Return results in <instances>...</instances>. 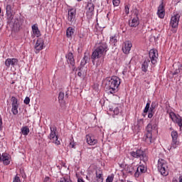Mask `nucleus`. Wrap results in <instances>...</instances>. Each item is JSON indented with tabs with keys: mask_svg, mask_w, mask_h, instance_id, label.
Masks as SVG:
<instances>
[{
	"mask_svg": "<svg viewBox=\"0 0 182 182\" xmlns=\"http://www.w3.org/2000/svg\"><path fill=\"white\" fill-rule=\"evenodd\" d=\"M107 50H109V46H107V43L102 42L97 45L91 56V59H92V63H95V60L97 59H103L105 56H106Z\"/></svg>",
	"mask_w": 182,
	"mask_h": 182,
	"instance_id": "obj_1",
	"label": "nucleus"
},
{
	"mask_svg": "<svg viewBox=\"0 0 182 182\" xmlns=\"http://www.w3.org/2000/svg\"><path fill=\"white\" fill-rule=\"evenodd\" d=\"M120 78L117 76H112V77H107L105 79V87L111 95L116 93L119 90V86H120Z\"/></svg>",
	"mask_w": 182,
	"mask_h": 182,
	"instance_id": "obj_2",
	"label": "nucleus"
},
{
	"mask_svg": "<svg viewBox=\"0 0 182 182\" xmlns=\"http://www.w3.org/2000/svg\"><path fill=\"white\" fill-rule=\"evenodd\" d=\"M158 170L161 176H168V166H167V162L164 159H159Z\"/></svg>",
	"mask_w": 182,
	"mask_h": 182,
	"instance_id": "obj_3",
	"label": "nucleus"
},
{
	"mask_svg": "<svg viewBox=\"0 0 182 182\" xmlns=\"http://www.w3.org/2000/svg\"><path fill=\"white\" fill-rule=\"evenodd\" d=\"M129 154L132 156V157H134V159H140V160L144 161V163H146V161L149 160L147 155L141 149H138L136 151H132L129 153Z\"/></svg>",
	"mask_w": 182,
	"mask_h": 182,
	"instance_id": "obj_4",
	"label": "nucleus"
},
{
	"mask_svg": "<svg viewBox=\"0 0 182 182\" xmlns=\"http://www.w3.org/2000/svg\"><path fill=\"white\" fill-rule=\"evenodd\" d=\"M153 125L151 124H149L146 127V133L144 136V139L147 143V144H151V141L153 140Z\"/></svg>",
	"mask_w": 182,
	"mask_h": 182,
	"instance_id": "obj_5",
	"label": "nucleus"
},
{
	"mask_svg": "<svg viewBox=\"0 0 182 182\" xmlns=\"http://www.w3.org/2000/svg\"><path fill=\"white\" fill-rule=\"evenodd\" d=\"M50 133L48 136V139H50L52 143H54L57 146L60 145V141H59V138L56 135V129L55 127H50Z\"/></svg>",
	"mask_w": 182,
	"mask_h": 182,
	"instance_id": "obj_6",
	"label": "nucleus"
},
{
	"mask_svg": "<svg viewBox=\"0 0 182 182\" xmlns=\"http://www.w3.org/2000/svg\"><path fill=\"white\" fill-rule=\"evenodd\" d=\"M169 117L173 123H176L179 127H182V117L178 114H176L173 112H169Z\"/></svg>",
	"mask_w": 182,
	"mask_h": 182,
	"instance_id": "obj_7",
	"label": "nucleus"
},
{
	"mask_svg": "<svg viewBox=\"0 0 182 182\" xmlns=\"http://www.w3.org/2000/svg\"><path fill=\"white\" fill-rule=\"evenodd\" d=\"M86 9V15L87 19H92V16L95 15V4H93L92 2H88Z\"/></svg>",
	"mask_w": 182,
	"mask_h": 182,
	"instance_id": "obj_8",
	"label": "nucleus"
},
{
	"mask_svg": "<svg viewBox=\"0 0 182 182\" xmlns=\"http://www.w3.org/2000/svg\"><path fill=\"white\" fill-rule=\"evenodd\" d=\"M68 21L70 23V25H72V23H75L76 21V9H70L68 10Z\"/></svg>",
	"mask_w": 182,
	"mask_h": 182,
	"instance_id": "obj_9",
	"label": "nucleus"
},
{
	"mask_svg": "<svg viewBox=\"0 0 182 182\" xmlns=\"http://www.w3.org/2000/svg\"><path fill=\"white\" fill-rule=\"evenodd\" d=\"M178 22H180V14L178 13H173L171 18L170 25L172 28H177Z\"/></svg>",
	"mask_w": 182,
	"mask_h": 182,
	"instance_id": "obj_10",
	"label": "nucleus"
},
{
	"mask_svg": "<svg viewBox=\"0 0 182 182\" xmlns=\"http://www.w3.org/2000/svg\"><path fill=\"white\" fill-rule=\"evenodd\" d=\"M149 58L151 59V62L152 65H156L157 63V60L159 59V54L157 53V50L154 49H151L149 51Z\"/></svg>",
	"mask_w": 182,
	"mask_h": 182,
	"instance_id": "obj_11",
	"label": "nucleus"
},
{
	"mask_svg": "<svg viewBox=\"0 0 182 182\" xmlns=\"http://www.w3.org/2000/svg\"><path fill=\"white\" fill-rule=\"evenodd\" d=\"M11 112L13 114H18V108L19 107V105L18 104V99L15 97H11Z\"/></svg>",
	"mask_w": 182,
	"mask_h": 182,
	"instance_id": "obj_12",
	"label": "nucleus"
},
{
	"mask_svg": "<svg viewBox=\"0 0 182 182\" xmlns=\"http://www.w3.org/2000/svg\"><path fill=\"white\" fill-rule=\"evenodd\" d=\"M171 134L172 137L171 147L173 149H176L177 145L178 144V141H177V139H178V133L176 131H172Z\"/></svg>",
	"mask_w": 182,
	"mask_h": 182,
	"instance_id": "obj_13",
	"label": "nucleus"
},
{
	"mask_svg": "<svg viewBox=\"0 0 182 182\" xmlns=\"http://www.w3.org/2000/svg\"><path fill=\"white\" fill-rule=\"evenodd\" d=\"M43 48H45V41H43V38H38L34 46V49H36L38 52H40V50H42Z\"/></svg>",
	"mask_w": 182,
	"mask_h": 182,
	"instance_id": "obj_14",
	"label": "nucleus"
},
{
	"mask_svg": "<svg viewBox=\"0 0 182 182\" xmlns=\"http://www.w3.org/2000/svg\"><path fill=\"white\" fill-rule=\"evenodd\" d=\"M18 62L19 60L16 58H7L5 61V65L6 68H11V66H12V68H15V66L18 65Z\"/></svg>",
	"mask_w": 182,
	"mask_h": 182,
	"instance_id": "obj_15",
	"label": "nucleus"
},
{
	"mask_svg": "<svg viewBox=\"0 0 182 182\" xmlns=\"http://www.w3.org/2000/svg\"><path fill=\"white\" fill-rule=\"evenodd\" d=\"M85 138H86L87 143V144H89V146H95V144H97V140L96 139L95 136L88 134V135H86Z\"/></svg>",
	"mask_w": 182,
	"mask_h": 182,
	"instance_id": "obj_16",
	"label": "nucleus"
},
{
	"mask_svg": "<svg viewBox=\"0 0 182 182\" xmlns=\"http://www.w3.org/2000/svg\"><path fill=\"white\" fill-rule=\"evenodd\" d=\"M147 171V168L144 165H140L137 167L136 171L134 173V177H139L141 174L146 173Z\"/></svg>",
	"mask_w": 182,
	"mask_h": 182,
	"instance_id": "obj_17",
	"label": "nucleus"
},
{
	"mask_svg": "<svg viewBox=\"0 0 182 182\" xmlns=\"http://www.w3.org/2000/svg\"><path fill=\"white\" fill-rule=\"evenodd\" d=\"M132 46H133V45L132 44V42L126 41L124 43V46L122 47V50L124 53H125L126 55H128V53H130V50H132Z\"/></svg>",
	"mask_w": 182,
	"mask_h": 182,
	"instance_id": "obj_18",
	"label": "nucleus"
},
{
	"mask_svg": "<svg viewBox=\"0 0 182 182\" xmlns=\"http://www.w3.org/2000/svg\"><path fill=\"white\" fill-rule=\"evenodd\" d=\"M9 21H10V23H13L14 28L16 29H18V28H21V25H22V20L18 18H14V16L12 20Z\"/></svg>",
	"mask_w": 182,
	"mask_h": 182,
	"instance_id": "obj_19",
	"label": "nucleus"
},
{
	"mask_svg": "<svg viewBox=\"0 0 182 182\" xmlns=\"http://www.w3.org/2000/svg\"><path fill=\"white\" fill-rule=\"evenodd\" d=\"M109 112L111 114H112L113 117H114V116H117V114L120 113V109H119L117 105H113L109 106Z\"/></svg>",
	"mask_w": 182,
	"mask_h": 182,
	"instance_id": "obj_20",
	"label": "nucleus"
},
{
	"mask_svg": "<svg viewBox=\"0 0 182 182\" xmlns=\"http://www.w3.org/2000/svg\"><path fill=\"white\" fill-rule=\"evenodd\" d=\"M1 161L5 166H8L11 164V155L4 153L1 155Z\"/></svg>",
	"mask_w": 182,
	"mask_h": 182,
	"instance_id": "obj_21",
	"label": "nucleus"
},
{
	"mask_svg": "<svg viewBox=\"0 0 182 182\" xmlns=\"http://www.w3.org/2000/svg\"><path fill=\"white\" fill-rule=\"evenodd\" d=\"M157 15L159 18H160L161 19L164 18L166 11L164 10V6H163V4H160L159 6L158 7Z\"/></svg>",
	"mask_w": 182,
	"mask_h": 182,
	"instance_id": "obj_22",
	"label": "nucleus"
},
{
	"mask_svg": "<svg viewBox=\"0 0 182 182\" xmlns=\"http://www.w3.org/2000/svg\"><path fill=\"white\" fill-rule=\"evenodd\" d=\"M33 38L36 36V38H39L41 36V31H39V28H38V24H34L31 26Z\"/></svg>",
	"mask_w": 182,
	"mask_h": 182,
	"instance_id": "obj_23",
	"label": "nucleus"
},
{
	"mask_svg": "<svg viewBox=\"0 0 182 182\" xmlns=\"http://www.w3.org/2000/svg\"><path fill=\"white\" fill-rule=\"evenodd\" d=\"M139 23L140 21H139V17L136 16L131 20V21H129V26L132 28H136V26H139Z\"/></svg>",
	"mask_w": 182,
	"mask_h": 182,
	"instance_id": "obj_24",
	"label": "nucleus"
},
{
	"mask_svg": "<svg viewBox=\"0 0 182 182\" xmlns=\"http://www.w3.org/2000/svg\"><path fill=\"white\" fill-rule=\"evenodd\" d=\"M67 62L71 65V66H75V58L73 57V53H68L66 56Z\"/></svg>",
	"mask_w": 182,
	"mask_h": 182,
	"instance_id": "obj_25",
	"label": "nucleus"
},
{
	"mask_svg": "<svg viewBox=\"0 0 182 182\" xmlns=\"http://www.w3.org/2000/svg\"><path fill=\"white\" fill-rule=\"evenodd\" d=\"M6 10L9 21H12L14 19V16L12 15V7L11 5H7Z\"/></svg>",
	"mask_w": 182,
	"mask_h": 182,
	"instance_id": "obj_26",
	"label": "nucleus"
},
{
	"mask_svg": "<svg viewBox=\"0 0 182 182\" xmlns=\"http://www.w3.org/2000/svg\"><path fill=\"white\" fill-rule=\"evenodd\" d=\"M95 182H103V171H96Z\"/></svg>",
	"mask_w": 182,
	"mask_h": 182,
	"instance_id": "obj_27",
	"label": "nucleus"
},
{
	"mask_svg": "<svg viewBox=\"0 0 182 182\" xmlns=\"http://www.w3.org/2000/svg\"><path fill=\"white\" fill-rule=\"evenodd\" d=\"M149 65H150V60L146 59L144 61L141 65V70L142 72H147V69H149Z\"/></svg>",
	"mask_w": 182,
	"mask_h": 182,
	"instance_id": "obj_28",
	"label": "nucleus"
},
{
	"mask_svg": "<svg viewBox=\"0 0 182 182\" xmlns=\"http://www.w3.org/2000/svg\"><path fill=\"white\" fill-rule=\"evenodd\" d=\"M125 171L128 173L130 174L131 176L132 174H134V167L132 165H128L125 167Z\"/></svg>",
	"mask_w": 182,
	"mask_h": 182,
	"instance_id": "obj_29",
	"label": "nucleus"
},
{
	"mask_svg": "<svg viewBox=\"0 0 182 182\" xmlns=\"http://www.w3.org/2000/svg\"><path fill=\"white\" fill-rule=\"evenodd\" d=\"M73 33H75V28L68 27L66 31L67 38H71Z\"/></svg>",
	"mask_w": 182,
	"mask_h": 182,
	"instance_id": "obj_30",
	"label": "nucleus"
},
{
	"mask_svg": "<svg viewBox=\"0 0 182 182\" xmlns=\"http://www.w3.org/2000/svg\"><path fill=\"white\" fill-rule=\"evenodd\" d=\"M21 134H23V136H28V134H29V127H23L21 128Z\"/></svg>",
	"mask_w": 182,
	"mask_h": 182,
	"instance_id": "obj_31",
	"label": "nucleus"
},
{
	"mask_svg": "<svg viewBox=\"0 0 182 182\" xmlns=\"http://www.w3.org/2000/svg\"><path fill=\"white\" fill-rule=\"evenodd\" d=\"M109 43H111V45H116V43H117V36H112L111 38H110V40H109Z\"/></svg>",
	"mask_w": 182,
	"mask_h": 182,
	"instance_id": "obj_32",
	"label": "nucleus"
},
{
	"mask_svg": "<svg viewBox=\"0 0 182 182\" xmlns=\"http://www.w3.org/2000/svg\"><path fill=\"white\" fill-rule=\"evenodd\" d=\"M182 72V65L181 64H179L178 65V69H176L174 73H173V75H178V73H181Z\"/></svg>",
	"mask_w": 182,
	"mask_h": 182,
	"instance_id": "obj_33",
	"label": "nucleus"
},
{
	"mask_svg": "<svg viewBox=\"0 0 182 182\" xmlns=\"http://www.w3.org/2000/svg\"><path fill=\"white\" fill-rule=\"evenodd\" d=\"M63 99H65V93L61 92L59 93V96H58V100L60 103H63Z\"/></svg>",
	"mask_w": 182,
	"mask_h": 182,
	"instance_id": "obj_34",
	"label": "nucleus"
},
{
	"mask_svg": "<svg viewBox=\"0 0 182 182\" xmlns=\"http://www.w3.org/2000/svg\"><path fill=\"white\" fill-rule=\"evenodd\" d=\"M113 180H114V175L112 174L107 176L106 182H113Z\"/></svg>",
	"mask_w": 182,
	"mask_h": 182,
	"instance_id": "obj_35",
	"label": "nucleus"
},
{
	"mask_svg": "<svg viewBox=\"0 0 182 182\" xmlns=\"http://www.w3.org/2000/svg\"><path fill=\"white\" fill-rule=\"evenodd\" d=\"M124 11L126 15H129V14H130V6H129V5H126L124 7Z\"/></svg>",
	"mask_w": 182,
	"mask_h": 182,
	"instance_id": "obj_36",
	"label": "nucleus"
},
{
	"mask_svg": "<svg viewBox=\"0 0 182 182\" xmlns=\"http://www.w3.org/2000/svg\"><path fill=\"white\" fill-rule=\"evenodd\" d=\"M87 57L85 56L83 59L81 60V66H85L87 63Z\"/></svg>",
	"mask_w": 182,
	"mask_h": 182,
	"instance_id": "obj_37",
	"label": "nucleus"
},
{
	"mask_svg": "<svg viewBox=\"0 0 182 182\" xmlns=\"http://www.w3.org/2000/svg\"><path fill=\"white\" fill-rule=\"evenodd\" d=\"M114 6H119L120 5V0H112Z\"/></svg>",
	"mask_w": 182,
	"mask_h": 182,
	"instance_id": "obj_38",
	"label": "nucleus"
},
{
	"mask_svg": "<svg viewBox=\"0 0 182 182\" xmlns=\"http://www.w3.org/2000/svg\"><path fill=\"white\" fill-rule=\"evenodd\" d=\"M149 109H150V103H146V107L144 109V113H147V112H149Z\"/></svg>",
	"mask_w": 182,
	"mask_h": 182,
	"instance_id": "obj_39",
	"label": "nucleus"
},
{
	"mask_svg": "<svg viewBox=\"0 0 182 182\" xmlns=\"http://www.w3.org/2000/svg\"><path fill=\"white\" fill-rule=\"evenodd\" d=\"M30 102H31V98H29V97H26L24 100L25 105H29Z\"/></svg>",
	"mask_w": 182,
	"mask_h": 182,
	"instance_id": "obj_40",
	"label": "nucleus"
},
{
	"mask_svg": "<svg viewBox=\"0 0 182 182\" xmlns=\"http://www.w3.org/2000/svg\"><path fill=\"white\" fill-rule=\"evenodd\" d=\"M58 182H72L70 179H66L65 178H61Z\"/></svg>",
	"mask_w": 182,
	"mask_h": 182,
	"instance_id": "obj_41",
	"label": "nucleus"
},
{
	"mask_svg": "<svg viewBox=\"0 0 182 182\" xmlns=\"http://www.w3.org/2000/svg\"><path fill=\"white\" fill-rule=\"evenodd\" d=\"M13 182H21V178L19 176H18V175L14 177Z\"/></svg>",
	"mask_w": 182,
	"mask_h": 182,
	"instance_id": "obj_42",
	"label": "nucleus"
},
{
	"mask_svg": "<svg viewBox=\"0 0 182 182\" xmlns=\"http://www.w3.org/2000/svg\"><path fill=\"white\" fill-rule=\"evenodd\" d=\"M44 182H50V178H49V177H46L45 178H44Z\"/></svg>",
	"mask_w": 182,
	"mask_h": 182,
	"instance_id": "obj_43",
	"label": "nucleus"
},
{
	"mask_svg": "<svg viewBox=\"0 0 182 182\" xmlns=\"http://www.w3.org/2000/svg\"><path fill=\"white\" fill-rule=\"evenodd\" d=\"M80 72H78L77 73V76H79L80 77H82V68L80 69Z\"/></svg>",
	"mask_w": 182,
	"mask_h": 182,
	"instance_id": "obj_44",
	"label": "nucleus"
},
{
	"mask_svg": "<svg viewBox=\"0 0 182 182\" xmlns=\"http://www.w3.org/2000/svg\"><path fill=\"white\" fill-rule=\"evenodd\" d=\"M1 127H2V117H1V116H0V130H1Z\"/></svg>",
	"mask_w": 182,
	"mask_h": 182,
	"instance_id": "obj_45",
	"label": "nucleus"
},
{
	"mask_svg": "<svg viewBox=\"0 0 182 182\" xmlns=\"http://www.w3.org/2000/svg\"><path fill=\"white\" fill-rule=\"evenodd\" d=\"M148 117H149V119H151V117H153V114H152V113H149Z\"/></svg>",
	"mask_w": 182,
	"mask_h": 182,
	"instance_id": "obj_46",
	"label": "nucleus"
},
{
	"mask_svg": "<svg viewBox=\"0 0 182 182\" xmlns=\"http://www.w3.org/2000/svg\"><path fill=\"white\" fill-rule=\"evenodd\" d=\"M179 182H182V176H181L179 177Z\"/></svg>",
	"mask_w": 182,
	"mask_h": 182,
	"instance_id": "obj_47",
	"label": "nucleus"
},
{
	"mask_svg": "<svg viewBox=\"0 0 182 182\" xmlns=\"http://www.w3.org/2000/svg\"><path fill=\"white\" fill-rule=\"evenodd\" d=\"M172 182H178V181H177V179L173 178V179L172 180Z\"/></svg>",
	"mask_w": 182,
	"mask_h": 182,
	"instance_id": "obj_48",
	"label": "nucleus"
},
{
	"mask_svg": "<svg viewBox=\"0 0 182 182\" xmlns=\"http://www.w3.org/2000/svg\"><path fill=\"white\" fill-rule=\"evenodd\" d=\"M1 160H2V156H1V154H0V161Z\"/></svg>",
	"mask_w": 182,
	"mask_h": 182,
	"instance_id": "obj_49",
	"label": "nucleus"
},
{
	"mask_svg": "<svg viewBox=\"0 0 182 182\" xmlns=\"http://www.w3.org/2000/svg\"><path fill=\"white\" fill-rule=\"evenodd\" d=\"M2 12V10L1 9V8H0V14Z\"/></svg>",
	"mask_w": 182,
	"mask_h": 182,
	"instance_id": "obj_50",
	"label": "nucleus"
},
{
	"mask_svg": "<svg viewBox=\"0 0 182 182\" xmlns=\"http://www.w3.org/2000/svg\"><path fill=\"white\" fill-rule=\"evenodd\" d=\"M78 2H80V1H82V0H77Z\"/></svg>",
	"mask_w": 182,
	"mask_h": 182,
	"instance_id": "obj_51",
	"label": "nucleus"
},
{
	"mask_svg": "<svg viewBox=\"0 0 182 182\" xmlns=\"http://www.w3.org/2000/svg\"><path fill=\"white\" fill-rule=\"evenodd\" d=\"M124 73H125V71H123V75H124Z\"/></svg>",
	"mask_w": 182,
	"mask_h": 182,
	"instance_id": "obj_52",
	"label": "nucleus"
},
{
	"mask_svg": "<svg viewBox=\"0 0 182 182\" xmlns=\"http://www.w3.org/2000/svg\"><path fill=\"white\" fill-rule=\"evenodd\" d=\"M154 129H156V125H154Z\"/></svg>",
	"mask_w": 182,
	"mask_h": 182,
	"instance_id": "obj_53",
	"label": "nucleus"
}]
</instances>
